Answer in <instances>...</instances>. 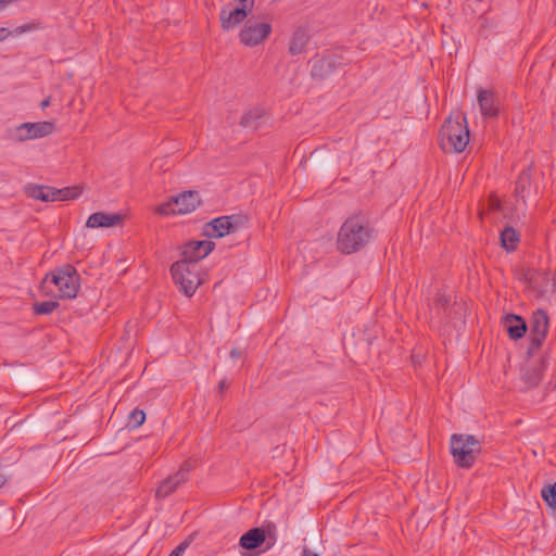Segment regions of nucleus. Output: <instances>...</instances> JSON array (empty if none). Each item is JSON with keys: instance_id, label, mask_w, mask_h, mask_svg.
<instances>
[{"instance_id": "obj_2", "label": "nucleus", "mask_w": 556, "mask_h": 556, "mask_svg": "<svg viewBox=\"0 0 556 556\" xmlns=\"http://www.w3.org/2000/svg\"><path fill=\"white\" fill-rule=\"evenodd\" d=\"M375 237L372 228L359 216L345 220L338 233V249L342 253H353L371 241Z\"/></svg>"}, {"instance_id": "obj_19", "label": "nucleus", "mask_w": 556, "mask_h": 556, "mask_svg": "<svg viewBox=\"0 0 556 556\" xmlns=\"http://www.w3.org/2000/svg\"><path fill=\"white\" fill-rule=\"evenodd\" d=\"M28 194L36 200H41L46 202H54L55 194L54 188L42 187V186H34L28 189Z\"/></svg>"}, {"instance_id": "obj_28", "label": "nucleus", "mask_w": 556, "mask_h": 556, "mask_svg": "<svg viewBox=\"0 0 556 556\" xmlns=\"http://www.w3.org/2000/svg\"><path fill=\"white\" fill-rule=\"evenodd\" d=\"M58 306L55 301H47L35 305V312L37 314H49L53 312Z\"/></svg>"}, {"instance_id": "obj_26", "label": "nucleus", "mask_w": 556, "mask_h": 556, "mask_svg": "<svg viewBox=\"0 0 556 556\" xmlns=\"http://www.w3.org/2000/svg\"><path fill=\"white\" fill-rule=\"evenodd\" d=\"M39 28V25L36 23L23 24L11 29V37H17L26 33L36 31Z\"/></svg>"}, {"instance_id": "obj_33", "label": "nucleus", "mask_w": 556, "mask_h": 556, "mask_svg": "<svg viewBox=\"0 0 556 556\" xmlns=\"http://www.w3.org/2000/svg\"><path fill=\"white\" fill-rule=\"evenodd\" d=\"M7 482V475L0 470V488L3 486Z\"/></svg>"}, {"instance_id": "obj_30", "label": "nucleus", "mask_w": 556, "mask_h": 556, "mask_svg": "<svg viewBox=\"0 0 556 556\" xmlns=\"http://www.w3.org/2000/svg\"><path fill=\"white\" fill-rule=\"evenodd\" d=\"M11 37V28L0 27V41H4Z\"/></svg>"}, {"instance_id": "obj_16", "label": "nucleus", "mask_w": 556, "mask_h": 556, "mask_svg": "<svg viewBox=\"0 0 556 556\" xmlns=\"http://www.w3.org/2000/svg\"><path fill=\"white\" fill-rule=\"evenodd\" d=\"M187 478L186 471L181 470L174 477L164 480L156 490L157 497L168 496Z\"/></svg>"}, {"instance_id": "obj_21", "label": "nucleus", "mask_w": 556, "mask_h": 556, "mask_svg": "<svg viewBox=\"0 0 556 556\" xmlns=\"http://www.w3.org/2000/svg\"><path fill=\"white\" fill-rule=\"evenodd\" d=\"M81 193V188L78 186L67 187L63 189H54L55 201H67L77 199Z\"/></svg>"}, {"instance_id": "obj_14", "label": "nucleus", "mask_w": 556, "mask_h": 556, "mask_svg": "<svg viewBox=\"0 0 556 556\" xmlns=\"http://www.w3.org/2000/svg\"><path fill=\"white\" fill-rule=\"evenodd\" d=\"M478 105L482 116L494 117L498 113V101L490 90L480 89L477 94Z\"/></svg>"}, {"instance_id": "obj_6", "label": "nucleus", "mask_w": 556, "mask_h": 556, "mask_svg": "<svg viewBox=\"0 0 556 556\" xmlns=\"http://www.w3.org/2000/svg\"><path fill=\"white\" fill-rule=\"evenodd\" d=\"M201 204V198L195 191H185L169 201L155 207V212L160 215L190 214Z\"/></svg>"}, {"instance_id": "obj_11", "label": "nucleus", "mask_w": 556, "mask_h": 556, "mask_svg": "<svg viewBox=\"0 0 556 556\" xmlns=\"http://www.w3.org/2000/svg\"><path fill=\"white\" fill-rule=\"evenodd\" d=\"M238 226L235 216H222L213 219L204 227V233L210 238H223L232 232Z\"/></svg>"}, {"instance_id": "obj_4", "label": "nucleus", "mask_w": 556, "mask_h": 556, "mask_svg": "<svg viewBox=\"0 0 556 556\" xmlns=\"http://www.w3.org/2000/svg\"><path fill=\"white\" fill-rule=\"evenodd\" d=\"M451 453L454 462L463 468H469L481 453V442L471 434H453L451 437Z\"/></svg>"}, {"instance_id": "obj_12", "label": "nucleus", "mask_w": 556, "mask_h": 556, "mask_svg": "<svg viewBox=\"0 0 556 556\" xmlns=\"http://www.w3.org/2000/svg\"><path fill=\"white\" fill-rule=\"evenodd\" d=\"M124 220V215L121 213H93L91 214L86 223L88 228H110L119 226Z\"/></svg>"}, {"instance_id": "obj_27", "label": "nucleus", "mask_w": 556, "mask_h": 556, "mask_svg": "<svg viewBox=\"0 0 556 556\" xmlns=\"http://www.w3.org/2000/svg\"><path fill=\"white\" fill-rule=\"evenodd\" d=\"M146 420V414L143 410H132L129 415L128 426L131 428H138Z\"/></svg>"}, {"instance_id": "obj_36", "label": "nucleus", "mask_w": 556, "mask_h": 556, "mask_svg": "<svg viewBox=\"0 0 556 556\" xmlns=\"http://www.w3.org/2000/svg\"><path fill=\"white\" fill-rule=\"evenodd\" d=\"M231 356H237V351H232Z\"/></svg>"}, {"instance_id": "obj_9", "label": "nucleus", "mask_w": 556, "mask_h": 556, "mask_svg": "<svg viewBox=\"0 0 556 556\" xmlns=\"http://www.w3.org/2000/svg\"><path fill=\"white\" fill-rule=\"evenodd\" d=\"M271 30V26L258 20L249 21L240 33L241 42L247 46H255L265 40Z\"/></svg>"}, {"instance_id": "obj_23", "label": "nucleus", "mask_w": 556, "mask_h": 556, "mask_svg": "<svg viewBox=\"0 0 556 556\" xmlns=\"http://www.w3.org/2000/svg\"><path fill=\"white\" fill-rule=\"evenodd\" d=\"M541 378V366L538 364H530L523 372V379L530 386H534Z\"/></svg>"}, {"instance_id": "obj_8", "label": "nucleus", "mask_w": 556, "mask_h": 556, "mask_svg": "<svg viewBox=\"0 0 556 556\" xmlns=\"http://www.w3.org/2000/svg\"><path fill=\"white\" fill-rule=\"evenodd\" d=\"M54 123L43 121L36 123H23L13 130V138L17 141H28L45 138L54 132Z\"/></svg>"}, {"instance_id": "obj_35", "label": "nucleus", "mask_w": 556, "mask_h": 556, "mask_svg": "<svg viewBox=\"0 0 556 556\" xmlns=\"http://www.w3.org/2000/svg\"><path fill=\"white\" fill-rule=\"evenodd\" d=\"M225 388V383L224 382H220L219 383V389L223 390Z\"/></svg>"}, {"instance_id": "obj_17", "label": "nucleus", "mask_w": 556, "mask_h": 556, "mask_svg": "<svg viewBox=\"0 0 556 556\" xmlns=\"http://www.w3.org/2000/svg\"><path fill=\"white\" fill-rule=\"evenodd\" d=\"M265 541V533L258 528L249 530L240 538V545L247 549H254Z\"/></svg>"}, {"instance_id": "obj_10", "label": "nucleus", "mask_w": 556, "mask_h": 556, "mask_svg": "<svg viewBox=\"0 0 556 556\" xmlns=\"http://www.w3.org/2000/svg\"><path fill=\"white\" fill-rule=\"evenodd\" d=\"M214 249L211 240L191 241L187 243L182 250V260L188 264H195L200 260L206 257Z\"/></svg>"}, {"instance_id": "obj_18", "label": "nucleus", "mask_w": 556, "mask_h": 556, "mask_svg": "<svg viewBox=\"0 0 556 556\" xmlns=\"http://www.w3.org/2000/svg\"><path fill=\"white\" fill-rule=\"evenodd\" d=\"M264 116V111L261 108H253L248 110L241 117L240 124L245 128H256L260 121Z\"/></svg>"}, {"instance_id": "obj_31", "label": "nucleus", "mask_w": 556, "mask_h": 556, "mask_svg": "<svg viewBox=\"0 0 556 556\" xmlns=\"http://www.w3.org/2000/svg\"><path fill=\"white\" fill-rule=\"evenodd\" d=\"M16 0H0V12L4 11L8 7L15 3Z\"/></svg>"}, {"instance_id": "obj_22", "label": "nucleus", "mask_w": 556, "mask_h": 556, "mask_svg": "<svg viewBox=\"0 0 556 556\" xmlns=\"http://www.w3.org/2000/svg\"><path fill=\"white\" fill-rule=\"evenodd\" d=\"M308 41V36L305 31H298L291 43H290V51L293 54L300 53L303 51L304 47L306 46Z\"/></svg>"}, {"instance_id": "obj_34", "label": "nucleus", "mask_w": 556, "mask_h": 556, "mask_svg": "<svg viewBox=\"0 0 556 556\" xmlns=\"http://www.w3.org/2000/svg\"><path fill=\"white\" fill-rule=\"evenodd\" d=\"M304 556H319L311 551H304Z\"/></svg>"}, {"instance_id": "obj_5", "label": "nucleus", "mask_w": 556, "mask_h": 556, "mask_svg": "<svg viewBox=\"0 0 556 556\" xmlns=\"http://www.w3.org/2000/svg\"><path fill=\"white\" fill-rule=\"evenodd\" d=\"M170 271L176 285L188 296H191L203 282L197 264L176 262Z\"/></svg>"}, {"instance_id": "obj_13", "label": "nucleus", "mask_w": 556, "mask_h": 556, "mask_svg": "<svg viewBox=\"0 0 556 556\" xmlns=\"http://www.w3.org/2000/svg\"><path fill=\"white\" fill-rule=\"evenodd\" d=\"M548 331V318L544 311L538 309L531 319L532 343L539 346Z\"/></svg>"}, {"instance_id": "obj_25", "label": "nucleus", "mask_w": 556, "mask_h": 556, "mask_svg": "<svg viewBox=\"0 0 556 556\" xmlns=\"http://www.w3.org/2000/svg\"><path fill=\"white\" fill-rule=\"evenodd\" d=\"M331 71H332L331 62H330V60H326V59L318 61L313 66V74L315 76L323 77V76L328 75L329 73H331Z\"/></svg>"}, {"instance_id": "obj_1", "label": "nucleus", "mask_w": 556, "mask_h": 556, "mask_svg": "<svg viewBox=\"0 0 556 556\" xmlns=\"http://www.w3.org/2000/svg\"><path fill=\"white\" fill-rule=\"evenodd\" d=\"M80 288V279L77 270L70 265L58 268L47 275L41 283L45 295L73 299Z\"/></svg>"}, {"instance_id": "obj_20", "label": "nucleus", "mask_w": 556, "mask_h": 556, "mask_svg": "<svg viewBox=\"0 0 556 556\" xmlns=\"http://www.w3.org/2000/svg\"><path fill=\"white\" fill-rule=\"evenodd\" d=\"M502 247L507 251H511L516 248L518 242V235L511 227H506L501 233Z\"/></svg>"}, {"instance_id": "obj_24", "label": "nucleus", "mask_w": 556, "mask_h": 556, "mask_svg": "<svg viewBox=\"0 0 556 556\" xmlns=\"http://www.w3.org/2000/svg\"><path fill=\"white\" fill-rule=\"evenodd\" d=\"M542 497L547 506L556 511V482L553 485L546 486L542 490Z\"/></svg>"}, {"instance_id": "obj_32", "label": "nucleus", "mask_w": 556, "mask_h": 556, "mask_svg": "<svg viewBox=\"0 0 556 556\" xmlns=\"http://www.w3.org/2000/svg\"><path fill=\"white\" fill-rule=\"evenodd\" d=\"M51 104V97L46 98L40 102V109L45 110Z\"/></svg>"}, {"instance_id": "obj_29", "label": "nucleus", "mask_w": 556, "mask_h": 556, "mask_svg": "<svg viewBox=\"0 0 556 556\" xmlns=\"http://www.w3.org/2000/svg\"><path fill=\"white\" fill-rule=\"evenodd\" d=\"M188 547V543H181L180 545H178L169 556H182L185 551L187 549Z\"/></svg>"}, {"instance_id": "obj_3", "label": "nucleus", "mask_w": 556, "mask_h": 556, "mask_svg": "<svg viewBox=\"0 0 556 556\" xmlns=\"http://www.w3.org/2000/svg\"><path fill=\"white\" fill-rule=\"evenodd\" d=\"M469 142L466 117L462 114L450 116L440 131V146L444 151L459 153Z\"/></svg>"}, {"instance_id": "obj_15", "label": "nucleus", "mask_w": 556, "mask_h": 556, "mask_svg": "<svg viewBox=\"0 0 556 556\" xmlns=\"http://www.w3.org/2000/svg\"><path fill=\"white\" fill-rule=\"evenodd\" d=\"M503 326L511 339H520L527 330L526 321L517 315L506 316Z\"/></svg>"}, {"instance_id": "obj_7", "label": "nucleus", "mask_w": 556, "mask_h": 556, "mask_svg": "<svg viewBox=\"0 0 556 556\" xmlns=\"http://www.w3.org/2000/svg\"><path fill=\"white\" fill-rule=\"evenodd\" d=\"M254 0H236L220 11V24L223 29H233L249 13L252 12Z\"/></svg>"}]
</instances>
